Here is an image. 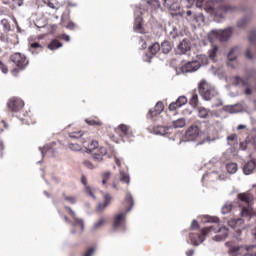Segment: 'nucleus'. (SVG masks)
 Here are the masks:
<instances>
[{"label":"nucleus","instance_id":"nucleus-1","mask_svg":"<svg viewBox=\"0 0 256 256\" xmlns=\"http://www.w3.org/2000/svg\"><path fill=\"white\" fill-rule=\"evenodd\" d=\"M207 223H214L212 226H208L205 228H202L201 230H198L197 232H191L189 234V239L191 241V244L194 247H199L203 241H205V237L209 235L210 233H218L213 239L214 241H225L227 237L229 236V229L227 227H219V218L218 217H208Z\"/></svg>","mask_w":256,"mask_h":256},{"label":"nucleus","instance_id":"nucleus-2","mask_svg":"<svg viewBox=\"0 0 256 256\" xmlns=\"http://www.w3.org/2000/svg\"><path fill=\"white\" fill-rule=\"evenodd\" d=\"M10 63H13V65H15V68L12 70V74L17 75L19 71H24V69H27V65H29V60H27L26 55L16 52L10 56Z\"/></svg>","mask_w":256,"mask_h":256},{"label":"nucleus","instance_id":"nucleus-3","mask_svg":"<svg viewBox=\"0 0 256 256\" xmlns=\"http://www.w3.org/2000/svg\"><path fill=\"white\" fill-rule=\"evenodd\" d=\"M199 94L201 95L204 101H211V99H215L218 97L219 93L215 88L211 87L207 81H201L199 84Z\"/></svg>","mask_w":256,"mask_h":256},{"label":"nucleus","instance_id":"nucleus-4","mask_svg":"<svg viewBox=\"0 0 256 256\" xmlns=\"http://www.w3.org/2000/svg\"><path fill=\"white\" fill-rule=\"evenodd\" d=\"M227 225L234 230L235 239L241 241V235L245 229V220H243V218L230 219Z\"/></svg>","mask_w":256,"mask_h":256},{"label":"nucleus","instance_id":"nucleus-5","mask_svg":"<svg viewBox=\"0 0 256 256\" xmlns=\"http://www.w3.org/2000/svg\"><path fill=\"white\" fill-rule=\"evenodd\" d=\"M8 111L11 113H19L25 107V102L19 97H11L6 105Z\"/></svg>","mask_w":256,"mask_h":256},{"label":"nucleus","instance_id":"nucleus-6","mask_svg":"<svg viewBox=\"0 0 256 256\" xmlns=\"http://www.w3.org/2000/svg\"><path fill=\"white\" fill-rule=\"evenodd\" d=\"M256 71L255 70H249L246 73L245 79L239 77V76H234L233 83L236 87H239V85H242V87H249V81L250 79H253L255 77Z\"/></svg>","mask_w":256,"mask_h":256},{"label":"nucleus","instance_id":"nucleus-7","mask_svg":"<svg viewBox=\"0 0 256 256\" xmlns=\"http://www.w3.org/2000/svg\"><path fill=\"white\" fill-rule=\"evenodd\" d=\"M127 221V212H121L114 216L113 220V229L117 231V229H121L125 231V223Z\"/></svg>","mask_w":256,"mask_h":256},{"label":"nucleus","instance_id":"nucleus-8","mask_svg":"<svg viewBox=\"0 0 256 256\" xmlns=\"http://www.w3.org/2000/svg\"><path fill=\"white\" fill-rule=\"evenodd\" d=\"M207 9L210 13H212V15H215V17H220L221 19L223 18V15H225V13H228V11H231V9L233 8L225 4H219L217 7L210 6Z\"/></svg>","mask_w":256,"mask_h":256},{"label":"nucleus","instance_id":"nucleus-9","mask_svg":"<svg viewBox=\"0 0 256 256\" xmlns=\"http://www.w3.org/2000/svg\"><path fill=\"white\" fill-rule=\"evenodd\" d=\"M116 133H118L122 139H131L133 137V130L131 129V126L125 124H120L116 128Z\"/></svg>","mask_w":256,"mask_h":256},{"label":"nucleus","instance_id":"nucleus-10","mask_svg":"<svg viewBox=\"0 0 256 256\" xmlns=\"http://www.w3.org/2000/svg\"><path fill=\"white\" fill-rule=\"evenodd\" d=\"M199 128L195 125L190 126L185 133V139L187 141H197L200 137Z\"/></svg>","mask_w":256,"mask_h":256},{"label":"nucleus","instance_id":"nucleus-11","mask_svg":"<svg viewBox=\"0 0 256 256\" xmlns=\"http://www.w3.org/2000/svg\"><path fill=\"white\" fill-rule=\"evenodd\" d=\"M64 209L66 211H68L70 217H72V219L74 220V223L72 224L73 227H79L80 231H83V229H85V225L83 223V220L77 218V214H75V211H73V209H71V207L65 206Z\"/></svg>","mask_w":256,"mask_h":256},{"label":"nucleus","instance_id":"nucleus-12","mask_svg":"<svg viewBox=\"0 0 256 256\" xmlns=\"http://www.w3.org/2000/svg\"><path fill=\"white\" fill-rule=\"evenodd\" d=\"M180 69L182 73H193L194 71L201 69V63H199V61L188 62L181 66Z\"/></svg>","mask_w":256,"mask_h":256},{"label":"nucleus","instance_id":"nucleus-13","mask_svg":"<svg viewBox=\"0 0 256 256\" xmlns=\"http://www.w3.org/2000/svg\"><path fill=\"white\" fill-rule=\"evenodd\" d=\"M165 109V105L163 102H157L154 109H150L147 114V119H154V117H157L158 115H161Z\"/></svg>","mask_w":256,"mask_h":256},{"label":"nucleus","instance_id":"nucleus-14","mask_svg":"<svg viewBox=\"0 0 256 256\" xmlns=\"http://www.w3.org/2000/svg\"><path fill=\"white\" fill-rule=\"evenodd\" d=\"M191 51V41L187 38L183 39L177 46V54L185 55V53Z\"/></svg>","mask_w":256,"mask_h":256},{"label":"nucleus","instance_id":"nucleus-15","mask_svg":"<svg viewBox=\"0 0 256 256\" xmlns=\"http://www.w3.org/2000/svg\"><path fill=\"white\" fill-rule=\"evenodd\" d=\"M105 155H107V148L100 147L96 152L92 153V159L98 163H101Z\"/></svg>","mask_w":256,"mask_h":256},{"label":"nucleus","instance_id":"nucleus-16","mask_svg":"<svg viewBox=\"0 0 256 256\" xmlns=\"http://www.w3.org/2000/svg\"><path fill=\"white\" fill-rule=\"evenodd\" d=\"M111 201H113V197L111 196V194H105L104 195V203L98 204L97 211L100 213L102 211H105V209H107V207H109V205H111Z\"/></svg>","mask_w":256,"mask_h":256},{"label":"nucleus","instance_id":"nucleus-17","mask_svg":"<svg viewBox=\"0 0 256 256\" xmlns=\"http://www.w3.org/2000/svg\"><path fill=\"white\" fill-rule=\"evenodd\" d=\"M29 50L33 53V55H37L38 53H41V51H43V45H41L39 42L30 40Z\"/></svg>","mask_w":256,"mask_h":256},{"label":"nucleus","instance_id":"nucleus-18","mask_svg":"<svg viewBox=\"0 0 256 256\" xmlns=\"http://www.w3.org/2000/svg\"><path fill=\"white\" fill-rule=\"evenodd\" d=\"M164 7L169 11H179V3L175 0H164Z\"/></svg>","mask_w":256,"mask_h":256},{"label":"nucleus","instance_id":"nucleus-19","mask_svg":"<svg viewBox=\"0 0 256 256\" xmlns=\"http://www.w3.org/2000/svg\"><path fill=\"white\" fill-rule=\"evenodd\" d=\"M85 123H87V125H90L92 127H102L103 126V122L97 117L87 118V119H85Z\"/></svg>","mask_w":256,"mask_h":256},{"label":"nucleus","instance_id":"nucleus-20","mask_svg":"<svg viewBox=\"0 0 256 256\" xmlns=\"http://www.w3.org/2000/svg\"><path fill=\"white\" fill-rule=\"evenodd\" d=\"M231 35H233V28L229 27L220 32V40L221 41H229L231 38Z\"/></svg>","mask_w":256,"mask_h":256},{"label":"nucleus","instance_id":"nucleus-21","mask_svg":"<svg viewBox=\"0 0 256 256\" xmlns=\"http://www.w3.org/2000/svg\"><path fill=\"white\" fill-rule=\"evenodd\" d=\"M81 183H82V185H84V187L86 189V193L89 194L90 197L95 199V194L93 193V190L89 187V185H87V177H85V175L81 176Z\"/></svg>","mask_w":256,"mask_h":256},{"label":"nucleus","instance_id":"nucleus-22","mask_svg":"<svg viewBox=\"0 0 256 256\" xmlns=\"http://www.w3.org/2000/svg\"><path fill=\"white\" fill-rule=\"evenodd\" d=\"M171 49H173L171 42H169V41L162 42V44L160 46V51H162V53L167 55V53H171Z\"/></svg>","mask_w":256,"mask_h":256},{"label":"nucleus","instance_id":"nucleus-23","mask_svg":"<svg viewBox=\"0 0 256 256\" xmlns=\"http://www.w3.org/2000/svg\"><path fill=\"white\" fill-rule=\"evenodd\" d=\"M242 217H250L253 221H256V214L249 208L244 207L241 211Z\"/></svg>","mask_w":256,"mask_h":256},{"label":"nucleus","instance_id":"nucleus-24","mask_svg":"<svg viewBox=\"0 0 256 256\" xmlns=\"http://www.w3.org/2000/svg\"><path fill=\"white\" fill-rule=\"evenodd\" d=\"M35 118L31 112H26L24 114V125H35Z\"/></svg>","mask_w":256,"mask_h":256},{"label":"nucleus","instance_id":"nucleus-25","mask_svg":"<svg viewBox=\"0 0 256 256\" xmlns=\"http://www.w3.org/2000/svg\"><path fill=\"white\" fill-rule=\"evenodd\" d=\"M44 5H47L50 7V9H59L61 7V4H59V1L57 0H42Z\"/></svg>","mask_w":256,"mask_h":256},{"label":"nucleus","instance_id":"nucleus-26","mask_svg":"<svg viewBox=\"0 0 256 256\" xmlns=\"http://www.w3.org/2000/svg\"><path fill=\"white\" fill-rule=\"evenodd\" d=\"M226 169L230 175H233L236 171L239 170V166L235 162H230L226 164Z\"/></svg>","mask_w":256,"mask_h":256},{"label":"nucleus","instance_id":"nucleus-27","mask_svg":"<svg viewBox=\"0 0 256 256\" xmlns=\"http://www.w3.org/2000/svg\"><path fill=\"white\" fill-rule=\"evenodd\" d=\"M60 47H63V43H61L59 40L54 39L48 44V49L50 51H55L56 49H59Z\"/></svg>","mask_w":256,"mask_h":256},{"label":"nucleus","instance_id":"nucleus-28","mask_svg":"<svg viewBox=\"0 0 256 256\" xmlns=\"http://www.w3.org/2000/svg\"><path fill=\"white\" fill-rule=\"evenodd\" d=\"M174 129H183L187 125V121L184 118L177 119L172 123Z\"/></svg>","mask_w":256,"mask_h":256},{"label":"nucleus","instance_id":"nucleus-29","mask_svg":"<svg viewBox=\"0 0 256 256\" xmlns=\"http://www.w3.org/2000/svg\"><path fill=\"white\" fill-rule=\"evenodd\" d=\"M237 134H231L227 137V143L230 147H237L238 145Z\"/></svg>","mask_w":256,"mask_h":256},{"label":"nucleus","instance_id":"nucleus-30","mask_svg":"<svg viewBox=\"0 0 256 256\" xmlns=\"http://www.w3.org/2000/svg\"><path fill=\"white\" fill-rule=\"evenodd\" d=\"M197 111L198 117H200V119H207V117H209V109L205 107H198Z\"/></svg>","mask_w":256,"mask_h":256},{"label":"nucleus","instance_id":"nucleus-31","mask_svg":"<svg viewBox=\"0 0 256 256\" xmlns=\"http://www.w3.org/2000/svg\"><path fill=\"white\" fill-rule=\"evenodd\" d=\"M252 198L251 194L247 192L238 194V199L242 201V203H250Z\"/></svg>","mask_w":256,"mask_h":256},{"label":"nucleus","instance_id":"nucleus-32","mask_svg":"<svg viewBox=\"0 0 256 256\" xmlns=\"http://www.w3.org/2000/svg\"><path fill=\"white\" fill-rule=\"evenodd\" d=\"M217 51H219V47L215 45L208 51V57L211 59V61H216Z\"/></svg>","mask_w":256,"mask_h":256},{"label":"nucleus","instance_id":"nucleus-33","mask_svg":"<svg viewBox=\"0 0 256 256\" xmlns=\"http://www.w3.org/2000/svg\"><path fill=\"white\" fill-rule=\"evenodd\" d=\"M190 105L194 109H197V107L199 106V96L197 95V93L192 94L190 98Z\"/></svg>","mask_w":256,"mask_h":256},{"label":"nucleus","instance_id":"nucleus-34","mask_svg":"<svg viewBox=\"0 0 256 256\" xmlns=\"http://www.w3.org/2000/svg\"><path fill=\"white\" fill-rule=\"evenodd\" d=\"M105 223H106L105 217H101L98 221H96L93 224L92 230L97 231V229H101V227H103V225H105Z\"/></svg>","mask_w":256,"mask_h":256},{"label":"nucleus","instance_id":"nucleus-35","mask_svg":"<svg viewBox=\"0 0 256 256\" xmlns=\"http://www.w3.org/2000/svg\"><path fill=\"white\" fill-rule=\"evenodd\" d=\"M152 131L155 133V135H165L167 133V128L163 126H154Z\"/></svg>","mask_w":256,"mask_h":256},{"label":"nucleus","instance_id":"nucleus-36","mask_svg":"<svg viewBox=\"0 0 256 256\" xmlns=\"http://www.w3.org/2000/svg\"><path fill=\"white\" fill-rule=\"evenodd\" d=\"M149 52L151 53V55H157V53H159V51H161V45H159V43H154L151 46H149Z\"/></svg>","mask_w":256,"mask_h":256},{"label":"nucleus","instance_id":"nucleus-37","mask_svg":"<svg viewBox=\"0 0 256 256\" xmlns=\"http://www.w3.org/2000/svg\"><path fill=\"white\" fill-rule=\"evenodd\" d=\"M62 25H64V27H66V29H69L70 31H73L76 27H77V25L73 22V21H65L64 19H63V15H62Z\"/></svg>","mask_w":256,"mask_h":256},{"label":"nucleus","instance_id":"nucleus-38","mask_svg":"<svg viewBox=\"0 0 256 256\" xmlns=\"http://www.w3.org/2000/svg\"><path fill=\"white\" fill-rule=\"evenodd\" d=\"M120 181L129 185V183H131V178L129 177V174L125 173V171H120Z\"/></svg>","mask_w":256,"mask_h":256},{"label":"nucleus","instance_id":"nucleus-39","mask_svg":"<svg viewBox=\"0 0 256 256\" xmlns=\"http://www.w3.org/2000/svg\"><path fill=\"white\" fill-rule=\"evenodd\" d=\"M232 210H233V204L231 202H226L222 206V213H223V215H227Z\"/></svg>","mask_w":256,"mask_h":256},{"label":"nucleus","instance_id":"nucleus-40","mask_svg":"<svg viewBox=\"0 0 256 256\" xmlns=\"http://www.w3.org/2000/svg\"><path fill=\"white\" fill-rule=\"evenodd\" d=\"M125 201L127 203V205H129L128 210L133 208V205H135V202L133 201V196L130 193H127L125 196Z\"/></svg>","mask_w":256,"mask_h":256},{"label":"nucleus","instance_id":"nucleus-41","mask_svg":"<svg viewBox=\"0 0 256 256\" xmlns=\"http://www.w3.org/2000/svg\"><path fill=\"white\" fill-rule=\"evenodd\" d=\"M237 51H239V48H232L230 50V52L228 53L229 61H235V59H237Z\"/></svg>","mask_w":256,"mask_h":256},{"label":"nucleus","instance_id":"nucleus-42","mask_svg":"<svg viewBox=\"0 0 256 256\" xmlns=\"http://www.w3.org/2000/svg\"><path fill=\"white\" fill-rule=\"evenodd\" d=\"M99 148V142L97 140H92L89 148L87 149V153H92L93 150Z\"/></svg>","mask_w":256,"mask_h":256},{"label":"nucleus","instance_id":"nucleus-43","mask_svg":"<svg viewBox=\"0 0 256 256\" xmlns=\"http://www.w3.org/2000/svg\"><path fill=\"white\" fill-rule=\"evenodd\" d=\"M102 185H107L109 179H111V173L109 171H106L102 173Z\"/></svg>","mask_w":256,"mask_h":256},{"label":"nucleus","instance_id":"nucleus-44","mask_svg":"<svg viewBox=\"0 0 256 256\" xmlns=\"http://www.w3.org/2000/svg\"><path fill=\"white\" fill-rule=\"evenodd\" d=\"M63 197L65 201H68V203H71L72 205H75V203H77V197L75 196H67V194L63 193Z\"/></svg>","mask_w":256,"mask_h":256},{"label":"nucleus","instance_id":"nucleus-45","mask_svg":"<svg viewBox=\"0 0 256 256\" xmlns=\"http://www.w3.org/2000/svg\"><path fill=\"white\" fill-rule=\"evenodd\" d=\"M178 107H183V105H187V97L185 96H180L177 100H176Z\"/></svg>","mask_w":256,"mask_h":256},{"label":"nucleus","instance_id":"nucleus-46","mask_svg":"<svg viewBox=\"0 0 256 256\" xmlns=\"http://www.w3.org/2000/svg\"><path fill=\"white\" fill-rule=\"evenodd\" d=\"M69 149H71V151H81V145H79L78 143H71L69 144Z\"/></svg>","mask_w":256,"mask_h":256},{"label":"nucleus","instance_id":"nucleus-47","mask_svg":"<svg viewBox=\"0 0 256 256\" xmlns=\"http://www.w3.org/2000/svg\"><path fill=\"white\" fill-rule=\"evenodd\" d=\"M190 231H199V222L197 220L192 221Z\"/></svg>","mask_w":256,"mask_h":256},{"label":"nucleus","instance_id":"nucleus-48","mask_svg":"<svg viewBox=\"0 0 256 256\" xmlns=\"http://www.w3.org/2000/svg\"><path fill=\"white\" fill-rule=\"evenodd\" d=\"M95 247H89L82 256H93L95 253Z\"/></svg>","mask_w":256,"mask_h":256},{"label":"nucleus","instance_id":"nucleus-49","mask_svg":"<svg viewBox=\"0 0 256 256\" xmlns=\"http://www.w3.org/2000/svg\"><path fill=\"white\" fill-rule=\"evenodd\" d=\"M148 5H153L155 9L161 7L159 0H148Z\"/></svg>","mask_w":256,"mask_h":256},{"label":"nucleus","instance_id":"nucleus-50","mask_svg":"<svg viewBox=\"0 0 256 256\" xmlns=\"http://www.w3.org/2000/svg\"><path fill=\"white\" fill-rule=\"evenodd\" d=\"M181 106H179V104L177 102H172L168 109L169 111H177V109H179Z\"/></svg>","mask_w":256,"mask_h":256},{"label":"nucleus","instance_id":"nucleus-51","mask_svg":"<svg viewBox=\"0 0 256 256\" xmlns=\"http://www.w3.org/2000/svg\"><path fill=\"white\" fill-rule=\"evenodd\" d=\"M141 18H137L136 20H135V25H134V27H135V29H137L138 31H140V29H142V27H143V24H141Z\"/></svg>","mask_w":256,"mask_h":256},{"label":"nucleus","instance_id":"nucleus-52","mask_svg":"<svg viewBox=\"0 0 256 256\" xmlns=\"http://www.w3.org/2000/svg\"><path fill=\"white\" fill-rule=\"evenodd\" d=\"M83 165H84V167H87V169H95V166L89 160H84L83 161Z\"/></svg>","mask_w":256,"mask_h":256},{"label":"nucleus","instance_id":"nucleus-53","mask_svg":"<svg viewBox=\"0 0 256 256\" xmlns=\"http://www.w3.org/2000/svg\"><path fill=\"white\" fill-rule=\"evenodd\" d=\"M82 136H83V133H81V132H72V133H70V137L72 139H80V137H82Z\"/></svg>","mask_w":256,"mask_h":256},{"label":"nucleus","instance_id":"nucleus-54","mask_svg":"<svg viewBox=\"0 0 256 256\" xmlns=\"http://www.w3.org/2000/svg\"><path fill=\"white\" fill-rule=\"evenodd\" d=\"M237 25H238V27L243 29V27H246V25H247V19L240 20Z\"/></svg>","mask_w":256,"mask_h":256},{"label":"nucleus","instance_id":"nucleus-55","mask_svg":"<svg viewBox=\"0 0 256 256\" xmlns=\"http://www.w3.org/2000/svg\"><path fill=\"white\" fill-rule=\"evenodd\" d=\"M0 69H1L2 73H8L9 72V69L1 61H0Z\"/></svg>","mask_w":256,"mask_h":256},{"label":"nucleus","instance_id":"nucleus-56","mask_svg":"<svg viewBox=\"0 0 256 256\" xmlns=\"http://www.w3.org/2000/svg\"><path fill=\"white\" fill-rule=\"evenodd\" d=\"M199 60H202V65H207L208 63V59H207V56H199Z\"/></svg>","mask_w":256,"mask_h":256},{"label":"nucleus","instance_id":"nucleus-57","mask_svg":"<svg viewBox=\"0 0 256 256\" xmlns=\"http://www.w3.org/2000/svg\"><path fill=\"white\" fill-rule=\"evenodd\" d=\"M201 15H194L192 19H190V21H192L193 23H199V19H201Z\"/></svg>","mask_w":256,"mask_h":256},{"label":"nucleus","instance_id":"nucleus-58","mask_svg":"<svg viewBox=\"0 0 256 256\" xmlns=\"http://www.w3.org/2000/svg\"><path fill=\"white\" fill-rule=\"evenodd\" d=\"M240 149L242 151H245V149H247V141L240 142Z\"/></svg>","mask_w":256,"mask_h":256},{"label":"nucleus","instance_id":"nucleus-59","mask_svg":"<svg viewBox=\"0 0 256 256\" xmlns=\"http://www.w3.org/2000/svg\"><path fill=\"white\" fill-rule=\"evenodd\" d=\"M14 5H17L18 7H21L23 5L24 0H12Z\"/></svg>","mask_w":256,"mask_h":256},{"label":"nucleus","instance_id":"nucleus-60","mask_svg":"<svg viewBox=\"0 0 256 256\" xmlns=\"http://www.w3.org/2000/svg\"><path fill=\"white\" fill-rule=\"evenodd\" d=\"M203 0H196V6L199 7L201 9V7H203Z\"/></svg>","mask_w":256,"mask_h":256},{"label":"nucleus","instance_id":"nucleus-61","mask_svg":"<svg viewBox=\"0 0 256 256\" xmlns=\"http://www.w3.org/2000/svg\"><path fill=\"white\" fill-rule=\"evenodd\" d=\"M244 93H245V95H251L253 93V91L251 90V88L248 87L244 90Z\"/></svg>","mask_w":256,"mask_h":256},{"label":"nucleus","instance_id":"nucleus-62","mask_svg":"<svg viewBox=\"0 0 256 256\" xmlns=\"http://www.w3.org/2000/svg\"><path fill=\"white\" fill-rule=\"evenodd\" d=\"M195 254V250H193V249H190V250H188L187 252H186V255L187 256H193Z\"/></svg>","mask_w":256,"mask_h":256},{"label":"nucleus","instance_id":"nucleus-63","mask_svg":"<svg viewBox=\"0 0 256 256\" xmlns=\"http://www.w3.org/2000/svg\"><path fill=\"white\" fill-rule=\"evenodd\" d=\"M70 7H77V4L68 2V5H67V7H66L67 11H69V8H70Z\"/></svg>","mask_w":256,"mask_h":256},{"label":"nucleus","instance_id":"nucleus-64","mask_svg":"<svg viewBox=\"0 0 256 256\" xmlns=\"http://www.w3.org/2000/svg\"><path fill=\"white\" fill-rule=\"evenodd\" d=\"M62 39H64V41H71V37L67 34L62 35Z\"/></svg>","mask_w":256,"mask_h":256}]
</instances>
